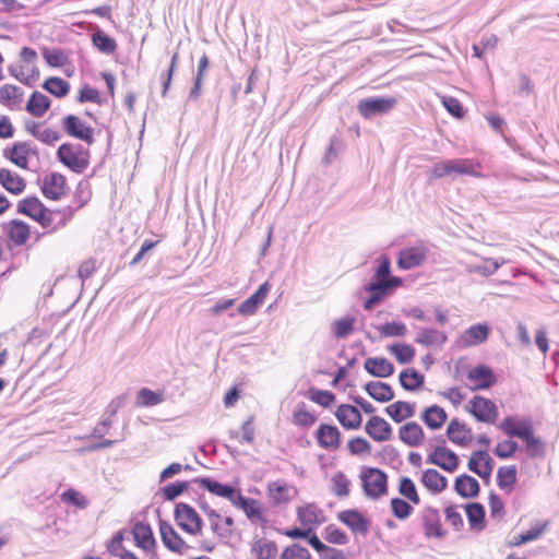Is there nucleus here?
Instances as JSON below:
<instances>
[{"mask_svg": "<svg viewBox=\"0 0 559 559\" xmlns=\"http://www.w3.org/2000/svg\"><path fill=\"white\" fill-rule=\"evenodd\" d=\"M22 95L23 91L16 85L5 84L0 88V102L7 106L19 102Z\"/></svg>", "mask_w": 559, "mask_h": 559, "instance_id": "603ef678", "label": "nucleus"}, {"mask_svg": "<svg viewBox=\"0 0 559 559\" xmlns=\"http://www.w3.org/2000/svg\"><path fill=\"white\" fill-rule=\"evenodd\" d=\"M136 545L148 550L156 544L151 526L143 522H136L132 530Z\"/></svg>", "mask_w": 559, "mask_h": 559, "instance_id": "7c9ffc66", "label": "nucleus"}, {"mask_svg": "<svg viewBox=\"0 0 559 559\" xmlns=\"http://www.w3.org/2000/svg\"><path fill=\"white\" fill-rule=\"evenodd\" d=\"M448 341L447 335L436 329L419 328L415 342L424 346L443 345Z\"/></svg>", "mask_w": 559, "mask_h": 559, "instance_id": "4c0bfd02", "label": "nucleus"}, {"mask_svg": "<svg viewBox=\"0 0 559 559\" xmlns=\"http://www.w3.org/2000/svg\"><path fill=\"white\" fill-rule=\"evenodd\" d=\"M399 381L405 391L414 392L424 385L425 377L416 369L407 368L401 371Z\"/></svg>", "mask_w": 559, "mask_h": 559, "instance_id": "c9c22d12", "label": "nucleus"}, {"mask_svg": "<svg viewBox=\"0 0 559 559\" xmlns=\"http://www.w3.org/2000/svg\"><path fill=\"white\" fill-rule=\"evenodd\" d=\"M74 214V209L71 206L63 207L61 210H50L48 209V213L45 215L47 219H49V224L40 225L43 228L49 229L48 233L57 231L68 225V223L72 219Z\"/></svg>", "mask_w": 559, "mask_h": 559, "instance_id": "412c9836", "label": "nucleus"}, {"mask_svg": "<svg viewBox=\"0 0 559 559\" xmlns=\"http://www.w3.org/2000/svg\"><path fill=\"white\" fill-rule=\"evenodd\" d=\"M499 429L509 438H525L533 430L532 421L528 418L518 419L514 416H507L500 424Z\"/></svg>", "mask_w": 559, "mask_h": 559, "instance_id": "ddd939ff", "label": "nucleus"}, {"mask_svg": "<svg viewBox=\"0 0 559 559\" xmlns=\"http://www.w3.org/2000/svg\"><path fill=\"white\" fill-rule=\"evenodd\" d=\"M396 104L394 97H370L358 103L359 114L369 119L377 115L389 112Z\"/></svg>", "mask_w": 559, "mask_h": 559, "instance_id": "423d86ee", "label": "nucleus"}, {"mask_svg": "<svg viewBox=\"0 0 559 559\" xmlns=\"http://www.w3.org/2000/svg\"><path fill=\"white\" fill-rule=\"evenodd\" d=\"M426 538H443L445 531L441 527L439 511L432 507L423 509L419 515Z\"/></svg>", "mask_w": 559, "mask_h": 559, "instance_id": "6e6552de", "label": "nucleus"}, {"mask_svg": "<svg viewBox=\"0 0 559 559\" xmlns=\"http://www.w3.org/2000/svg\"><path fill=\"white\" fill-rule=\"evenodd\" d=\"M469 404V413L477 421L493 424L497 419L498 408L491 400L476 395L471 400Z\"/></svg>", "mask_w": 559, "mask_h": 559, "instance_id": "0eeeda50", "label": "nucleus"}, {"mask_svg": "<svg viewBox=\"0 0 559 559\" xmlns=\"http://www.w3.org/2000/svg\"><path fill=\"white\" fill-rule=\"evenodd\" d=\"M8 237L15 246H23L31 236L29 226L20 219H12L7 230Z\"/></svg>", "mask_w": 559, "mask_h": 559, "instance_id": "473e14b6", "label": "nucleus"}, {"mask_svg": "<svg viewBox=\"0 0 559 559\" xmlns=\"http://www.w3.org/2000/svg\"><path fill=\"white\" fill-rule=\"evenodd\" d=\"M31 154H36V150L32 148L27 142H15L12 147L5 148L3 152L5 158L23 169H27V156Z\"/></svg>", "mask_w": 559, "mask_h": 559, "instance_id": "f3484780", "label": "nucleus"}, {"mask_svg": "<svg viewBox=\"0 0 559 559\" xmlns=\"http://www.w3.org/2000/svg\"><path fill=\"white\" fill-rule=\"evenodd\" d=\"M442 104L444 108L455 118H462L465 110L459 99L452 96H443Z\"/></svg>", "mask_w": 559, "mask_h": 559, "instance_id": "774afa93", "label": "nucleus"}, {"mask_svg": "<svg viewBox=\"0 0 559 559\" xmlns=\"http://www.w3.org/2000/svg\"><path fill=\"white\" fill-rule=\"evenodd\" d=\"M298 520L302 525L319 524L314 506L299 507L297 510Z\"/></svg>", "mask_w": 559, "mask_h": 559, "instance_id": "052dcab7", "label": "nucleus"}, {"mask_svg": "<svg viewBox=\"0 0 559 559\" xmlns=\"http://www.w3.org/2000/svg\"><path fill=\"white\" fill-rule=\"evenodd\" d=\"M365 430L374 441L383 442L392 438L391 425L380 416L373 415L366 423Z\"/></svg>", "mask_w": 559, "mask_h": 559, "instance_id": "2eb2a0df", "label": "nucleus"}, {"mask_svg": "<svg viewBox=\"0 0 559 559\" xmlns=\"http://www.w3.org/2000/svg\"><path fill=\"white\" fill-rule=\"evenodd\" d=\"M193 481L199 483L209 492L229 500L233 504L240 493V490L233 485L219 483L211 477H197Z\"/></svg>", "mask_w": 559, "mask_h": 559, "instance_id": "9d476101", "label": "nucleus"}, {"mask_svg": "<svg viewBox=\"0 0 559 559\" xmlns=\"http://www.w3.org/2000/svg\"><path fill=\"white\" fill-rule=\"evenodd\" d=\"M454 490L462 498H475L479 495L480 486L476 478L463 474L455 478Z\"/></svg>", "mask_w": 559, "mask_h": 559, "instance_id": "bb28decb", "label": "nucleus"}, {"mask_svg": "<svg viewBox=\"0 0 559 559\" xmlns=\"http://www.w3.org/2000/svg\"><path fill=\"white\" fill-rule=\"evenodd\" d=\"M0 183L12 194H21L25 189V181L19 175H15L7 168L0 169Z\"/></svg>", "mask_w": 559, "mask_h": 559, "instance_id": "72a5a7b5", "label": "nucleus"}, {"mask_svg": "<svg viewBox=\"0 0 559 559\" xmlns=\"http://www.w3.org/2000/svg\"><path fill=\"white\" fill-rule=\"evenodd\" d=\"M159 532L162 542L167 549L179 554L182 551V548L186 546V543L181 538V536L175 531L170 523L160 520Z\"/></svg>", "mask_w": 559, "mask_h": 559, "instance_id": "aec40b11", "label": "nucleus"}, {"mask_svg": "<svg viewBox=\"0 0 559 559\" xmlns=\"http://www.w3.org/2000/svg\"><path fill=\"white\" fill-rule=\"evenodd\" d=\"M356 319L354 317H344L332 323V333L336 338H345L354 331Z\"/></svg>", "mask_w": 559, "mask_h": 559, "instance_id": "37998d69", "label": "nucleus"}, {"mask_svg": "<svg viewBox=\"0 0 559 559\" xmlns=\"http://www.w3.org/2000/svg\"><path fill=\"white\" fill-rule=\"evenodd\" d=\"M421 483L435 493L443 491L448 486V479L433 468H428L423 473Z\"/></svg>", "mask_w": 559, "mask_h": 559, "instance_id": "e433bc0d", "label": "nucleus"}, {"mask_svg": "<svg viewBox=\"0 0 559 559\" xmlns=\"http://www.w3.org/2000/svg\"><path fill=\"white\" fill-rule=\"evenodd\" d=\"M17 213L29 216L40 225H47L50 222L45 216L48 213V207L37 197H27L21 200L17 204Z\"/></svg>", "mask_w": 559, "mask_h": 559, "instance_id": "9b49d317", "label": "nucleus"}, {"mask_svg": "<svg viewBox=\"0 0 559 559\" xmlns=\"http://www.w3.org/2000/svg\"><path fill=\"white\" fill-rule=\"evenodd\" d=\"M390 507L393 515L399 520L407 519L414 511L409 502L397 497L391 499Z\"/></svg>", "mask_w": 559, "mask_h": 559, "instance_id": "09e8293b", "label": "nucleus"}, {"mask_svg": "<svg viewBox=\"0 0 559 559\" xmlns=\"http://www.w3.org/2000/svg\"><path fill=\"white\" fill-rule=\"evenodd\" d=\"M399 438L408 447L415 448L423 443L425 433L423 428L416 421H409L400 428Z\"/></svg>", "mask_w": 559, "mask_h": 559, "instance_id": "393cba45", "label": "nucleus"}, {"mask_svg": "<svg viewBox=\"0 0 559 559\" xmlns=\"http://www.w3.org/2000/svg\"><path fill=\"white\" fill-rule=\"evenodd\" d=\"M385 413L395 423H402L415 414V405L404 401H397L385 407Z\"/></svg>", "mask_w": 559, "mask_h": 559, "instance_id": "f704fd0d", "label": "nucleus"}, {"mask_svg": "<svg viewBox=\"0 0 559 559\" xmlns=\"http://www.w3.org/2000/svg\"><path fill=\"white\" fill-rule=\"evenodd\" d=\"M396 360L404 365L409 364L415 356V348L408 344L395 343L389 347Z\"/></svg>", "mask_w": 559, "mask_h": 559, "instance_id": "a18cd8bd", "label": "nucleus"}, {"mask_svg": "<svg viewBox=\"0 0 559 559\" xmlns=\"http://www.w3.org/2000/svg\"><path fill=\"white\" fill-rule=\"evenodd\" d=\"M518 480L516 477V466H502L498 468L497 472V484L500 489L506 490L515 485Z\"/></svg>", "mask_w": 559, "mask_h": 559, "instance_id": "79ce46f5", "label": "nucleus"}, {"mask_svg": "<svg viewBox=\"0 0 559 559\" xmlns=\"http://www.w3.org/2000/svg\"><path fill=\"white\" fill-rule=\"evenodd\" d=\"M233 506H235L238 509H241L246 513L247 518L252 522H266L265 518L263 516L262 510L259 506V501L253 498L243 497L240 492Z\"/></svg>", "mask_w": 559, "mask_h": 559, "instance_id": "a878e982", "label": "nucleus"}, {"mask_svg": "<svg viewBox=\"0 0 559 559\" xmlns=\"http://www.w3.org/2000/svg\"><path fill=\"white\" fill-rule=\"evenodd\" d=\"M382 336L394 337L404 336L407 332L406 325L402 322H386L385 324L376 326Z\"/></svg>", "mask_w": 559, "mask_h": 559, "instance_id": "4d7b16f0", "label": "nucleus"}, {"mask_svg": "<svg viewBox=\"0 0 559 559\" xmlns=\"http://www.w3.org/2000/svg\"><path fill=\"white\" fill-rule=\"evenodd\" d=\"M308 397L312 402H314L323 407H329L335 401L334 393H332L330 391L320 390L317 388L309 389Z\"/></svg>", "mask_w": 559, "mask_h": 559, "instance_id": "6e6d98bb", "label": "nucleus"}, {"mask_svg": "<svg viewBox=\"0 0 559 559\" xmlns=\"http://www.w3.org/2000/svg\"><path fill=\"white\" fill-rule=\"evenodd\" d=\"M318 444L326 450H335L341 444V432L336 426L321 424L316 431Z\"/></svg>", "mask_w": 559, "mask_h": 559, "instance_id": "dca6fc26", "label": "nucleus"}, {"mask_svg": "<svg viewBox=\"0 0 559 559\" xmlns=\"http://www.w3.org/2000/svg\"><path fill=\"white\" fill-rule=\"evenodd\" d=\"M447 418L445 411L438 405L427 407L421 414V420L432 430L440 429L447 421Z\"/></svg>", "mask_w": 559, "mask_h": 559, "instance_id": "2f4dec72", "label": "nucleus"}, {"mask_svg": "<svg viewBox=\"0 0 559 559\" xmlns=\"http://www.w3.org/2000/svg\"><path fill=\"white\" fill-rule=\"evenodd\" d=\"M269 496L273 506H281L290 501L297 493L295 487H289L283 481H273L267 486Z\"/></svg>", "mask_w": 559, "mask_h": 559, "instance_id": "4be33fe9", "label": "nucleus"}, {"mask_svg": "<svg viewBox=\"0 0 559 559\" xmlns=\"http://www.w3.org/2000/svg\"><path fill=\"white\" fill-rule=\"evenodd\" d=\"M378 456L386 464L400 465L402 463L399 450L391 444L384 445L378 453Z\"/></svg>", "mask_w": 559, "mask_h": 559, "instance_id": "680f3d73", "label": "nucleus"}, {"mask_svg": "<svg viewBox=\"0 0 559 559\" xmlns=\"http://www.w3.org/2000/svg\"><path fill=\"white\" fill-rule=\"evenodd\" d=\"M447 436L451 442L465 447L472 440V430L457 418H453L447 428Z\"/></svg>", "mask_w": 559, "mask_h": 559, "instance_id": "5701e85b", "label": "nucleus"}, {"mask_svg": "<svg viewBox=\"0 0 559 559\" xmlns=\"http://www.w3.org/2000/svg\"><path fill=\"white\" fill-rule=\"evenodd\" d=\"M253 551L258 559H273L277 554V546L272 540L261 538L255 542Z\"/></svg>", "mask_w": 559, "mask_h": 559, "instance_id": "c03bdc74", "label": "nucleus"}, {"mask_svg": "<svg viewBox=\"0 0 559 559\" xmlns=\"http://www.w3.org/2000/svg\"><path fill=\"white\" fill-rule=\"evenodd\" d=\"M281 559H311V556L307 548L294 544L283 551Z\"/></svg>", "mask_w": 559, "mask_h": 559, "instance_id": "0e129e2a", "label": "nucleus"}, {"mask_svg": "<svg viewBox=\"0 0 559 559\" xmlns=\"http://www.w3.org/2000/svg\"><path fill=\"white\" fill-rule=\"evenodd\" d=\"M163 402L162 394L155 393L154 391L143 388L136 394V406L150 407L155 406Z\"/></svg>", "mask_w": 559, "mask_h": 559, "instance_id": "49530a36", "label": "nucleus"}, {"mask_svg": "<svg viewBox=\"0 0 559 559\" xmlns=\"http://www.w3.org/2000/svg\"><path fill=\"white\" fill-rule=\"evenodd\" d=\"M94 46L103 53L110 55L117 48L116 40L103 31H97L92 36Z\"/></svg>", "mask_w": 559, "mask_h": 559, "instance_id": "a19ab883", "label": "nucleus"}, {"mask_svg": "<svg viewBox=\"0 0 559 559\" xmlns=\"http://www.w3.org/2000/svg\"><path fill=\"white\" fill-rule=\"evenodd\" d=\"M337 519L354 534L366 535L370 528V521L358 510L348 509L340 512Z\"/></svg>", "mask_w": 559, "mask_h": 559, "instance_id": "f8f14e48", "label": "nucleus"}, {"mask_svg": "<svg viewBox=\"0 0 559 559\" xmlns=\"http://www.w3.org/2000/svg\"><path fill=\"white\" fill-rule=\"evenodd\" d=\"M399 492L414 504L420 503V498L418 496L416 486L409 477H401Z\"/></svg>", "mask_w": 559, "mask_h": 559, "instance_id": "de8ad7c7", "label": "nucleus"}, {"mask_svg": "<svg viewBox=\"0 0 559 559\" xmlns=\"http://www.w3.org/2000/svg\"><path fill=\"white\" fill-rule=\"evenodd\" d=\"M41 87L58 98L66 97L70 92L69 82L59 76L48 78L47 80H45Z\"/></svg>", "mask_w": 559, "mask_h": 559, "instance_id": "58836bf2", "label": "nucleus"}, {"mask_svg": "<svg viewBox=\"0 0 559 559\" xmlns=\"http://www.w3.org/2000/svg\"><path fill=\"white\" fill-rule=\"evenodd\" d=\"M335 417L347 430L358 429L361 426L362 417L356 406L342 404L335 412Z\"/></svg>", "mask_w": 559, "mask_h": 559, "instance_id": "a211bd4d", "label": "nucleus"}, {"mask_svg": "<svg viewBox=\"0 0 559 559\" xmlns=\"http://www.w3.org/2000/svg\"><path fill=\"white\" fill-rule=\"evenodd\" d=\"M57 158L75 174H82L88 166V151H84L80 144H61L57 150Z\"/></svg>", "mask_w": 559, "mask_h": 559, "instance_id": "f257e3e1", "label": "nucleus"}, {"mask_svg": "<svg viewBox=\"0 0 559 559\" xmlns=\"http://www.w3.org/2000/svg\"><path fill=\"white\" fill-rule=\"evenodd\" d=\"M269 292L270 284L267 282L260 285L254 294L239 305L237 309L238 313L246 317L254 314L258 308L263 304Z\"/></svg>", "mask_w": 559, "mask_h": 559, "instance_id": "6ab92c4d", "label": "nucleus"}, {"mask_svg": "<svg viewBox=\"0 0 559 559\" xmlns=\"http://www.w3.org/2000/svg\"><path fill=\"white\" fill-rule=\"evenodd\" d=\"M365 370L376 378H388L393 374L394 366L384 357H370L364 364Z\"/></svg>", "mask_w": 559, "mask_h": 559, "instance_id": "b1692460", "label": "nucleus"}, {"mask_svg": "<svg viewBox=\"0 0 559 559\" xmlns=\"http://www.w3.org/2000/svg\"><path fill=\"white\" fill-rule=\"evenodd\" d=\"M41 192L47 199L60 200L70 192V189L63 175L51 173L44 178Z\"/></svg>", "mask_w": 559, "mask_h": 559, "instance_id": "1a4fd4ad", "label": "nucleus"}, {"mask_svg": "<svg viewBox=\"0 0 559 559\" xmlns=\"http://www.w3.org/2000/svg\"><path fill=\"white\" fill-rule=\"evenodd\" d=\"M51 100L40 92H33L26 103L25 110L34 117L40 118L50 108Z\"/></svg>", "mask_w": 559, "mask_h": 559, "instance_id": "cd10ccee", "label": "nucleus"}, {"mask_svg": "<svg viewBox=\"0 0 559 559\" xmlns=\"http://www.w3.org/2000/svg\"><path fill=\"white\" fill-rule=\"evenodd\" d=\"M62 502L74 506L79 509H85L88 506V500L73 488H69L61 493Z\"/></svg>", "mask_w": 559, "mask_h": 559, "instance_id": "8fccbe9b", "label": "nucleus"}, {"mask_svg": "<svg viewBox=\"0 0 559 559\" xmlns=\"http://www.w3.org/2000/svg\"><path fill=\"white\" fill-rule=\"evenodd\" d=\"M324 538L335 545H346L348 543L347 534L335 524H329L324 528Z\"/></svg>", "mask_w": 559, "mask_h": 559, "instance_id": "5fc2aeb1", "label": "nucleus"}, {"mask_svg": "<svg viewBox=\"0 0 559 559\" xmlns=\"http://www.w3.org/2000/svg\"><path fill=\"white\" fill-rule=\"evenodd\" d=\"M489 328L487 324L477 323L471 325L461 337V342L464 346H475L488 338Z\"/></svg>", "mask_w": 559, "mask_h": 559, "instance_id": "c756f323", "label": "nucleus"}, {"mask_svg": "<svg viewBox=\"0 0 559 559\" xmlns=\"http://www.w3.org/2000/svg\"><path fill=\"white\" fill-rule=\"evenodd\" d=\"M519 449V444L518 442L513 441V440H503L501 442H499L495 450H493V453L495 455H497L499 459H510L514 455V453L518 451Z\"/></svg>", "mask_w": 559, "mask_h": 559, "instance_id": "13d9d810", "label": "nucleus"}, {"mask_svg": "<svg viewBox=\"0 0 559 559\" xmlns=\"http://www.w3.org/2000/svg\"><path fill=\"white\" fill-rule=\"evenodd\" d=\"M175 520L185 532L195 535L201 532L203 521L195 510L185 502H179L175 507Z\"/></svg>", "mask_w": 559, "mask_h": 559, "instance_id": "20e7f679", "label": "nucleus"}, {"mask_svg": "<svg viewBox=\"0 0 559 559\" xmlns=\"http://www.w3.org/2000/svg\"><path fill=\"white\" fill-rule=\"evenodd\" d=\"M365 390L368 395L380 403H386L394 399V391L390 384L380 381L366 383Z\"/></svg>", "mask_w": 559, "mask_h": 559, "instance_id": "c85d7f7f", "label": "nucleus"}, {"mask_svg": "<svg viewBox=\"0 0 559 559\" xmlns=\"http://www.w3.org/2000/svg\"><path fill=\"white\" fill-rule=\"evenodd\" d=\"M500 263L493 259H486L481 264L468 265L467 271L469 273H478L485 277L492 275L499 267Z\"/></svg>", "mask_w": 559, "mask_h": 559, "instance_id": "864d4df0", "label": "nucleus"}, {"mask_svg": "<svg viewBox=\"0 0 559 559\" xmlns=\"http://www.w3.org/2000/svg\"><path fill=\"white\" fill-rule=\"evenodd\" d=\"M189 488V481H175L162 488L163 498L167 501H173L182 495Z\"/></svg>", "mask_w": 559, "mask_h": 559, "instance_id": "3c124183", "label": "nucleus"}, {"mask_svg": "<svg viewBox=\"0 0 559 559\" xmlns=\"http://www.w3.org/2000/svg\"><path fill=\"white\" fill-rule=\"evenodd\" d=\"M365 289L367 293L373 294L380 299H383L389 293L388 280L373 278L368 285H366Z\"/></svg>", "mask_w": 559, "mask_h": 559, "instance_id": "e2e57ef3", "label": "nucleus"}, {"mask_svg": "<svg viewBox=\"0 0 559 559\" xmlns=\"http://www.w3.org/2000/svg\"><path fill=\"white\" fill-rule=\"evenodd\" d=\"M332 483L334 485V493L338 497H346L348 496L349 493V489H348V486H349V480L347 479V477L342 473V472H337L333 478H332Z\"/></svg>", "mask_w": 559, "mask_h": 559, "instance_id": "338daca9", "label": "nucleus"}, {"mask_svg": "<svg viewBox=\"0 0 559 559\" xmlns=\"http://www.w3.org/2000/svg\"><path fill=\"white\" fill-rule=\"evenodd\" d=\"M364 492L367 497L378 499L388 492V476L376 467H368L360 474Z\"/></svg>", "mask_w": 559, "mask_h": 559, "instance_id": "7ed1b4c3", "label": "nucleus"}, {"mask_svg": "<svg viewBox=\"0 0 559 559\" xmlns=\"http://www.w3.org/2000/svg\"><path fill=\"white\" fill-rule=\"evenodd\" d=\"M465 511L467 515L468 523L472 528H484L485 522V508L479 502H471L465 504Z\"/></svg>", "mask_w": 559, "mask_h": 559, "instance_id": "ea45409f", "label": "nucleus"}, {"mask_svg": "<svg viewBox=\"0 0 559 559\" xmlns=\"http://www.w3.org/2000/svg\"><path fill=\"white\" fill-rule=\"evenodd\" d=\"M43 57L46 62L53 68H60L64 66L67 61V57L61 49L50 50L48 48H43Z\"/></svg>", "mask_w": 559, "mask_h": 559, "instance_id": "bf43d9fd", "label": "nucleus"}, {"mask_svg": "<svg viewBox=\"0 0 559 559\" xmlns=\"http://www.w3.org/2000/svg\"><path fill=\"white\" fill-rule=\"evenodd\" d=\"M61 123L63 130L69 136L85 142L88 145L94 143V129L90 126H86L75 115L70 114L64 116Z\"/></svg>", "mask_w": 559, "mask_h": 559, "instance_id": "39448f33", "label": "nucleus"}, {"mask_svg": "<svg viewBox=\"0 0 559 559\" xmlns=\"http://www.w3.org/2000/svg\"><path fill=\"white\" fill-rule=\"evenodd\" d=\"M430 253V245L424 240L415 242L413 246L401 249L397 253V266L401 270H413L424 265Z\"/></svg>", "mask_w": 559, "mask_h": 559, "instance_id": "f03ea898", "label": "nucleus"}, {"mask_svg": "<svg viewBox=\"0 0 559 559\" xmlns=\"http://www.w3.org/2000/svg\"><path fill=\"white\" fill-rule=\"evenodd\" d=\"M467 379L475 383L471 386L472 391L487 390L496 383L493 371L483 364L472 368L467 373Z\"/></svg>", "mask_w": 559, "mask_h": 559, "instance_id": "4468645a", "label": "nucleus"}, {"mask_svg": "<svg viewBox=\"0 0 559 559\" xmlns=\"http://www.w3.org/2000/svg\"><path fill=\"white\" fill-rule=\"evenodd\" d=\"M348 450L353 455L369 453L371 451V444L362 437H355L348 441Z\"/></svg>", "mask_w": 559, "mask_h": 559, "instance_id": "69168bd1", "label": "nucleus"}]
</instances>
